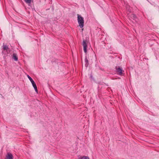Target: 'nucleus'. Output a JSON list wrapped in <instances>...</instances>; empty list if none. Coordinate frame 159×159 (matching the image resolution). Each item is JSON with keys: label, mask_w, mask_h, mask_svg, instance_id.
Returning a JSON list of instances; mask_svg holds the SVG:
<instances>
[{"label": "nucleus", "mask_w": 159, "mask_h": 159, "mask_svg": "<svg viewBox=\"0 0 159 159\" xmlns=\"http://www.w3.org/2000/svg\"><path fill=\"white\" fill-rule=\"evenodd\" d=\"M77 20L79 24V26L80 28H83L84 26V21L83 17L80 16L79 14L77 15Z\"/></svg>", "instance_id": "nucleus-1"}, {"label": "nucleus", "mask_w": 159, "mask_h": 159, "mask_svg": "<svg viewBox=\"0 0 159 159\" xmlns=\"http://www.w3.org/2000/svg\"><path fill=\"white\" fill-rule=\"evenodd\" d=\"M88 42L86 40H84L83 41V49L84 52L86 54L87 53V46Z\"/></svg>", "instance_id": "nucleus-2"}, {"label": "nucleus", "mask_w": 159, "mask_h": 159, "mask_svg": "<svg viewBox=\"0 0 159 159\" xmlns=\"http://www.w3.org/2000/svg\"><path fill=\"white\" fill-rule=\"evenodd\" d=\"M116 72L118 73V74L120 75H121L122 74V71H124L122 69L119 67H116Z\"/></svg>", "instance_id": "nucleus-3"}, {"label": "nucleus", "mask_w": 159, "mask_h": 159, "mask_svg": "<svg viewBox=\"0 0 159 159\" xmlns=\"http://www.w3.org/2000/svg\"><path fill=\"white\" fill-rule=\"evenodd\" d=\"M31 83L32 84V85H33V87L34 88V89L35 91L37 93L38 92V90H37V87L35 83L34 82V81H33Z\"/></svg>", "instance_id": "nucleus-4"}, {"label": "nucleus", "mask_w": 159, "mask_h": 159, "mask_svg": "<svg viewBox=\"0 0 159 159\" xmlns=\"http://www.w3.org/2000/svg\"><path fill=\"white\" fill-rule=\"evenodd\" d=\"M13 159V156L11 153H8L7 155L6 156V159Z\"/></svg>", "instance_id": "nucleus-5"}, {"label": "nucleus", "mask_w": 159, "mask_h": 159, "mask_svg": "<svg viewBox=\"0 0 159 159\" xmlns=\"http://www.w3.org/2000/svg\"><path fill=\"white\" fill-rule=\"evenodd\" d=\"M84 61L85 63V66L86 67H87L89 65V60L86 57L85 58Z\"/></svg>", "instance_id": "nucleus-6"}, {"label": "nucleus", "mask_w": 159, "mask_h": 159, "mask_svg": "<svg viewBox=\"0 0 159 159\" xmlns=\"http://www.w3.org/2000/svg\"><path fill=\"white\" fill-rule=\"evenodd\" d=\"M13 58L15 61H17L18 58L16 54L15 53H13Z\"/></svg>", "instance_id": "nucleus-7"}, {"label": "nucleus", "mask_w": 159, "mask_h": 159, "mask_svg": "<svg viewBox=\"0 0 159 159\" xmlns=\"http://www.w3.org/2000/svg\"><path fill=\"white\" fill-rule=\"evenodd\" d=\"M79 159H89L88 157L83 156L82 157L80 156L79 158Z\"/></svg>", "instance_id": "nucleus-8"}, {"label": "nucleus", "mask_w": 159, "mask_h": 159, "mask_svg": "<svg viewBox=\"0 0 159 159\" xmlns=\"http://www.w3.org/2000/svg\"><path fill=\"white\" fill-rule=\"evenodd\" d=\"M8 49V47L5 45H3V49L4 50H7Z\"/></svg>", "instance_id": "nucleus-9"}, {"label": "nucleus", "mask_w": 159, "mask_h": 159, "mask_svg": "<svg viewBox=\"0 0 159 159\" xmlns=\"http://www.w3.org/2000/svg\"><path fill=\"white\" fill-rule=\"evenodd\" d=\"M131 16V18H132L133 20H135L136 19V16L134 14H132Z\"/></svg>", "instance_id": "nucleus-10"}, {"label": "nucleus", "mask_w": 159, "mask_h": 159, "mask_svg": "<svg viewBox=\"0 0 159 159\" xmlns=\"http://www.w3.org/2000/svg\"><path fill=\"white\" fill-rule=\"evenodd\" d=\"M27 77L31 82L34 81L32 79V78L28 75H27Z\"/></svg>", "instance_id": "nucleus-11"}, {"label": "nucleus", "mask_w": 159, "mask_h": 159, "mask_svg": "<svg viewBox=\"0 0 159 159\" xmlns=\"http://www.w3.org/2000/svg\"><path fill=\"white\" fill-rule=\"evenodd\" d=\"M24 1L27 3H30L31 2V0H24Z\"/></svg>", "instance_id": "nucleus-12"}, {"label": "nucleus", "mask_w": 159, "mask_h": 159, "mask_svg": "<svg viewBox=\"0 0 159 159\" xmlns=\"http://www.w3.org/2000/svg\"><path fill=\"white\" fill-rule=\"evenodd\" d=\"M129 12H130V11H129Z\"/></svg>", "instance_id": "nucleus-13"}, {"label": "nucleus", "mask_w": 159, "mask_h": 159, "mask_svg": "<svg viewBox=\"0 0 159 159\" xmlns=\"http://www.w3.org/2000/svg\"><path fill=\"white\" fill-rule=\"evenodd\" d=\"M83 29H82V30L83 31Z\"/></svg>", "instance_id": "nucleus-14"}]
</instances>
